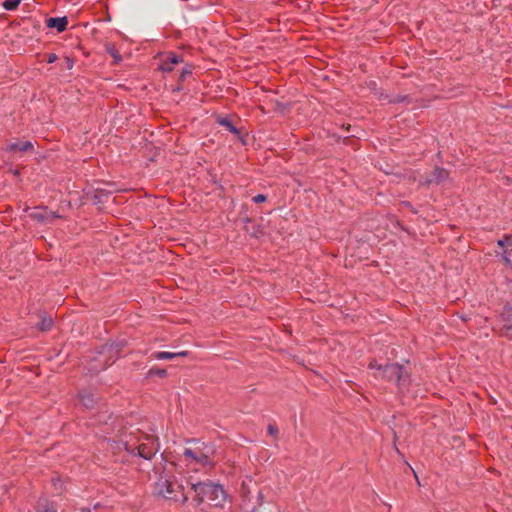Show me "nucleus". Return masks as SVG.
<instances>
[{"label": "nucleus", "instance_id": "obj_2", "mask_svg": "<svg viewBox=\"0 0 512 512\" xmlns=\"http://www.w3.org/2000/svg\"><path fill=\"white\" fill-rule=\"evenodd\" d=\"M369 368L377 369L378 376L389 381H394L396 385L403 389L407 386L408 375L404 368L399 364H388L385 366L378 365L376 362H371Z\"/></svg>", "mask_w": 512, "mask_h": 512}, {"label": "nucleus", "instance_id": "obj_3", "mask_svg": "<svg viewBox=\"0 0 512 512\" xmlns=\"http://www.w3.org/2000/svg\"><path fill=\"white\" fill-rule=\"evenodd\" d=\"M182 485H176L170 482L166 477H159L156 482L157 494L165 499L175 502L186 503L188 498L183 492Z\"/></svg>", "mask_w": 512, "mask_h": 512}, {"label": "nucleus", "instance_id": "obj_11", "mask_svg": "<svg viewBox=\"0 0 512 512\" xmlns=\"http://www.w3.org/2000/svg\"><path fill=\"white\" fill-rule=\"evenodd\" d=\"M33 148V144L30 141H25L23 143H11L6 147V151L13 152L19 150L21 152H26Z\"/></svg>", "mask_w": 512, "mask_h": 512}, {"label": "nucleus", "instance_id": "obj_4", "mask_svg": "<svg viewBox=\"0 0 512 512\" xmlns=\"http://www.w3.org/2000/svg\"><path fill=\"white\" fill-rule=\"evenodd\" d=\"M146 442H141L135 449L131 448L126 442L123 443L124 449L132 455H138L144 459H151L159 450L158 439L153 436H146Z\"/></svg>", "mask_w": 512, "mask_h": 512}, {"label": "nucleus", "instance_id": "obj_20", "mask_svg": "<svg viewBox=\"0 0 512 512\" xmlns=\"http://www.w3.org/2000/svg\"><path fill=\"white\" fill-rule=\"evenodd\" d=\"M268 433L271 436H277L278 435V428L275 425H269L268 426Z\"/></svg>", "mask_w": 512, "mask_h": 512}, {"label": "nucleus", "instance_id": "obj_27", "mask_svg": "<svg viewBox=\"0 0 512 512\" xmlns=\"http://www.w3.org/2000/svg\"><path fill=\"white\" fill-rule=\"evenodd\" d=\"M191 71L188 68H184L182 71V74L190 73Z\"/></svg>", "mask_w": 512, "mask_h": 512}, {"label": "nucleus", "instance_id": "obj_25", "mask_svg": "<svg viewBox=\"0 0 512 512\" xmlns=\"http://www.w3.org/2000/svg\"><path fill=\"white\" fill-rule=\"evenodd\" d=\"M188 355V351H180L175 353V357H186Z\"/></svg>", "mask_w": 512, "mask_h": 512}, {"label": "nucleus", "instance_id": "obj_5", "mask_svg": "<svg viewBox=\"0 0 512 512\" xmlns=\"http://www.w3.org/2000/svg\"><path fill=\"white\" fill-rule=\"evenodd\" d=\"M31 219L39 223H51L54 219L60 218V215L49 211L47 208H35L29 213Z\"/></svg>", "mask_w": 512, "mask_h": 512}, {"label": "nucleus", "instance_id": "obj_1", "mask_svg": "<svg viewBox=\"0 0 512 512\" xmlns=\"http://www.w3.org/2000/svg\"><path fill=\"white\" fill-rule=\"evenodd\" d=\"M191 488L196 494L198 503H202L205 499L212 502L214 506L221 507L227 499V495L223 487L212 482L193 483Z\"/></svg>", "mask_w": 512, "mask_h": 512}, {"label": "nucleus", "instance_id": "obj_22", "mask_svg": "<svg viewBox=\"0 0 512 512\" xmlns=\"http://www.w3.org/2000/svg\"><path fill=\"white\" fill-rule=\"evenodd\" d=\"M66 68L71 70L74 66V61L70 57L65 58Z\"/></svg>", "mask_w": 512, "mask_h": 512}, {"label": "nucleus", "instance_id": "obj_9", "mask_svg": "<svg viewBox=\"0 0 512 512\" xmlns=\"http://www.w3.org/2000/svg\"><path fill=\"white\" fill-rule=\"evenodd\" d=\"M180 62H182V58L175 54H170L162 60L160 68L165 72H170L173 70L174 66L179 64Z\"/></svg>", "mask_w": 512, "mask_h": 512}, {"label": "nucleus", "instance_id": "obj_17", "mask_svg": "<svg viewBox=\"0 0 512 512\" xmlns=\"http://www.w3.org/2000/svg\"><path fill=\"white\" fill-rule=\"evenodd\" d=\"M198 453H199V449L193 450V449H190V448H186L184 450V452H183L184 456L188 460L194 461V462L197 461Z\"/></svg>", "mask_w": 512, "mask_h": 512}, {"label": "nucleus", "instance_id": "obj_15", "mask_svg": "<svg viewBox=\"0 0 512 512\" xmlns=\"http://www.w3.org/2000/svg\"><path fill=\"white\" fill-rule=\"evenodd\" d=\"M53 325V319L51 317H43L38 324V327L42 331H48Z\"/></svg>", "mask_w": 512, "mask_h": 512}, {"label": "nucleus", "instance_id": "obj_26", "mask_svg": "<svg viewBox=\"0 0 512 512\" xmlns=\"http://www.w3.org/2000/svg\"><path fill=\"white\" fill-rule=\"evenodd\" d=\"M80 512H91V508L90 507H84L80 510Z\"/></svg>", "mask_w": 512, "mask_h": 512}, {"label": "nucleus", "instance_id": "obj_7", "mask_svg": "<svg viewBox=\"0 0 512 512\" xmlns=\"http://www.w3.org/2000/svg\"><path fill=\"white\" fill-rule=\"evenodd\" d=\"M498 245L504 248L503 259L512 268V237L499 240Z\"/></svg>", "mask_w": 512, "mask_h": 512}, {"label": "nucleus", "instance_id": "obj_28", "mask_svg": "<svg viewBox=\"0 0 512 512\" xmlns=\"http://www.w3.org/2000/svg\"><path fill=\"white\" fill-rule=\"evenodd\" d=\"M12 173H13L14 176H19V171L18 170H13Z\"/></svg>", "mask_w": 512, "mask_h": 512}, {"label": "nucleus", "instance_id": "obj_8", "mask_svg": "<svg viewBox=\"0 0 512 512\" xmlns=\"http://www.w3.org/2000/svg\"><path fill=\"white\" fill-rule=\"evenodd\" d=\"M46 25L48 28H55L58 32H63L68 25V19L67 17H51L47 19Z\"/></svg>", "mask_w": 512, "mask_h": 512}, {"label": "nucleus", "instance_id": "obj_10", "mask_svg": "<svg viewBox=\"0 0 512 512\" xmlns=\"http://www.w3.org/2000/svg\"><path fill=\"white\" fill-rule=\"evenodd\" d=\"M448 171L443 168H436L433 172L432 178L425 179V184L436 183L439 184L448 179Z\"/></svg>", "mask_w": 512, "mask_h": 512}, {"label": "nucleus", "instance_id": "obj_6", "mask_svg": "<svg viewBox=\"0 0 512 512\" xmlns=\"http://www.w3.org/2000/svg\"><path fill=\"white\" fill-rule=\"evenodd\" d=\"M213 453H214V451L211 447H204V448L199 449V453H198L196 462L200 463L204 467L213 466L214 465L213 460H212Z\"/></svg>", "mask_w": 512, "mask_h": 512}, {"label": "nucleus", "instance_id": "obj_18", "mask_svg": "<svg viewBox=\"0 0 512 512\" xmlns=\"http://www.w3.org/2000/svg\"><path fill=\"white\" fill-rule=\"evenodd\" d=\"M108 52L113 57L116 63L121 61L122 58L120 54L113 47H109Z\"/></svg>", "mask_w": 512, "mask_h": 512}, {"label": "nucleus", "instance_id": "obj_21", "mask_svg": "<svg viewBox=\"0 0 512 512\" xmlns=\"http://www.w3.org/2000/svg\"><path fill=\"white\" fill-rule=\"evenodd\" d=\"M255 203H263L266 201V196L264 194H258L253 198Z\"/></svg>", "mask_w": 512, "mask_h": 512}, {"label": "nucleus", "instance_id": "obj_12", "mask_svg": "<svg viewBox=\"0 0 512 512\" xmlns=\"http://www.w3.org/2000/svg\"><path fill=\"white\" fill-rule=\"evenodd\" d=\"M79 399L81 404L86 408H92L94 406L95 400L93 396L89 393L83 392L79 394Z\"/></svg>", "mask_w": 512, "mask_h": 512}, {"label": "nucleus", "instance_id": "obj_19", "mask_svg": "<svg viewBox=\"0 0 512 512\" xmlns=\"http://www.w3.org/2000/svg\"><path fill=\"white\" fill-rule=\"evenodd\" d=\"M503 333L506 337L512 339V324L505 325Z\"/></svg>", "mask_w": 512, "mask_h": 512}, {"label": "nucleus", "instance_id": "obj_29", "mask_svg": "<svg viewBox=\"0 0 512 512\" xmlns=\"http://www.w3.org/2000/svg\"><path fill=\"white\" fill-rule=\"evenodd\" d=\"M159 374L160 375H164L165 374V370L161 371Z\"/></svg>", "mask_w": 512, "mask_h": 512}, {"label": "nucleus", "instance_id": "obj_14", "mask_svg": "<svg viewBox=\"0 0 512 512\" xmlns=\"http://www.w3.org/2000/svg\"><path fill=\"white\" fill-rule=\"evenodd\" d=\"M22 0H5L2 4L7 11H14L18 8Z\"/></svg>", "mask_w": 512, "mask_h": 512}, {"label": "nucleus", "instance_id": "obj_24", "mask_svg": "<svg viewBox=\"0 0 512 512\" xmlns=\"http://www.w3.org/2000/svg\"><path fill=\"white\" fill-rule=\"evenodd\" d=\"M56 60H57L56 54H50L47 59L48 63H54Z\"/></svg>", "mask_w": 512, "mask_h": 512}, {"label": "nucleus", "instance_id": "obj_16", "mask_svg": "<svg viewBox=\"0 0 512 512\" xmlns=\"http://www.w3.org/2000/svg\"><path fill=\"white\" fill-rule=\"evenodd\" d=\"M154 358L157 360H170L175 358V353L166 351L156 352Z\"/></svg>", "mask_w": 512, "mask_h": 512}, {"label": "nucleus", "instance_id": "obj_13", "mask_svg": "<svg viewBox=\"0 0 512 512\" xmlns=\"http://www.w3.org/2000/svg\"><path fill=\"white\" fill-rule=\"evenodd\" d=\"M218 123L224 127H226L233 134H239V130L232 124V122L227 118H220Z\"/></svg>", "mask_w": 512, "mask_h": 512}, {"label": "nucleus", "instance_id": "obj_23", "mask_svg": "<svg viewBox=\"0 0 512 512\" xmlns=\"http://www.w3.org/2000/svg\"><path fill=\"white\" fill-rule=\"evenodd\" d=\"M87 197H89L93 201L94 204H98L99 202H101V200L97 194H93L91 196L89 194H87Z\"/></svg>", "mask_w": 512, "mask_h": 512}]
</instances>
